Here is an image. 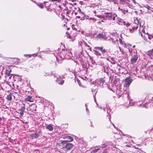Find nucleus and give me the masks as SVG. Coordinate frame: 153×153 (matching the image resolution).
Listing matches in <instances>:
<instances>
[{
  "mask_svg": "<svg viewBox=\"0 0 153 153\" xmlns=\"http://www.w3.org/2000/svg\"><path fill=\"white\" fill-rule=\"evenodd\" d=\"M60 144L63 145L66 144V145L64 146L62 149H64L65 151H68V150H70L73 147V145L71 143H67V141L66 140H61L60 141Z\"/></svg>",
  "mask_w": 153,
  "mask_h": 153,
  "instance_id": "obj_1",
  "label": "nucleus"
},
{
  "mask_svg": "<svg viewBox=\"0 0 153 153\" xmlns=\"http://www.w3.org/2000/svg\"><path fill=\"white\" fill-rule=\"evenodd\" d=\"M117 17V15L114 12L107 13L106 12V20H111L114 21L116 17Z\"/></svg>",
  "mask_w": 153,
  "mask_h": 153,
  "instance_id": "obj_2",
  "label": "nucleus"
},
{
  "mask_svg": "<svg viewBox=\"0 0 153 153\" xmlns=\"http://www.w3.org/2000/svg\"><path fill=\"white\" fill-rule=\"evenodd\" d=\"M138 58V56L137 53L134 52V55L132 56V57L131 59V64H133L136 62Z\"/></svg>",
  "mask_w": 153,
  "mask_h": 153,
  "instance_id": "obj_3",
  "label": "nucleus"
},
{
  "mask_svg": "<svg viewBox=\"0 0 153 153\" xmlns=\"http://www.w3.org/2000/svg\"><path fill=\"white\" fill-rule=\"evenodd\" d=\"M132 82V80L130 78L127 77L126 78L125 80L124 86L128 87Z\"/></svg>",
  "mask_w": 153,
  "mask_h": 153,
  "instance_id": "obj_4",
  "label": "nucleus"
},
{
  "mask_svg": "<svg viewBox=\"0 0 153 153\" xmlns=\"http://www.w3.org/2000/svg\"><path fill=\"white\" fill-rule=\"evenodd\" d=\"M117 23L119 25H126V22L120 18L116 17Z\"/></svg>",
  "mask_w": 153,
  "mask_h": 153,
  "instance_id": "obj_5",
  "label": "nucleus"
},
{
  "mask_svg": "<svg viewBox=\"0 0 153 153\" xmlns=\"http://www.w3.org/2000/svg\"><path fill=\"white\" fill-rule=\"evenodd\" d=\"M139 33L140 34V35L146 41V42H148L147 38H148L149 34L148 33L145 34H143L142 33L140 32L139 30Z\"/></svg>",
  "mask_w": 153,
  "mask_h": 153,
  "instance_id": "obj_6",
  "label": "nucleus"
},
{
  "mask_svg": "<svg viewBox=\"0 0 153 153\" xmlns=\"http://www.w3.org/2000/svg\"><path fill=\"white\" fill-rule=\"evenodd\" d=\"M134 24L136 25V26L134 25L135 26H138H138H139L140 27L141 24H140H140L139 20L138 19H135L134 20Z\"/></svg>",
  "mask_w": 153,
  "mask_h": 153,
  "instance_id": "obj_7",
  "label": "nucleus"
},
{
  "mask_svg": "<svg viewBox=\"0 0 153 153\" xmlns=\"http://www.w3.org/2000/svg\"><path fill=\"white\" fill-rule=\"evenodd\" d=\"M101 149H102V148L101 147L97 148H95V149L92 151L91 153H95L97 152H100L99 151L101 150Z\"/></svg>",
  "mask_w": 153,
  "mask_h": 153,
  "instance_id": "obj_8",
  "label": "nucleus"
},
{
  "mask_svg": "<svg viewBox=\"0 0 153 153\" xmlns=\"http://www.w3.org/2000/svg\"><path fill=\"white\" fill-rule=\"evenodd\" d=\"M138 28V26H134L131 28H130L129 29V32L131 33H133L134 31L137 30Z\"/></svg>",
  "mask_w": 153,
  "mask_h": 153,
  "instance_id": "obj_9",
  "label": "nucleus"
},
{
  "mask_svg": "<svg viewBox=\"0 0 153 153\" xmlns=\"http://www.w3.org/2000/svg\"><path fill=\"white\" fill-rule=\"evenodd\" d=\"M30 109L32 111H36V105L35 104H33L31 105L30 107Z\"/></svg>",
  "mask_w": 153,
  "mask_h": 153,
  "instance_id": "obj_10",
  "label": "nucleus"
},
{
  "mask_svg": "<svg viewBox=\"0 0 153 153\" xmlns=\"http://www.w3.org/2000/svg\"><path fill=\"white\" fill-rule=\"evenodd\" d=\"M104 36L101 33H99L97 35L96 37V39H104Z\"/></svg>",
  "mask_w": 153,
  "mask_h": 153,
  "instance_id": "obj_11",
  "label": "nucleus"
},
{
  "mask_svg": "<svg viewBox=\"0 0 153 153\" xmlns=\"http://www.w3.org/2000/svg\"><path fill=\"white\" fill-rule=\"evenodd\" d=\"M46 128L49 131H51L53 129V128L52 126V125L51 124H50L46 126Z\"/></svg>",
  "mask_w": 153,
  "mask_h": 153,
  "instance_id": "obj_12",
  "label": "nucleus"
},
{
  "mask_svg": "<svg viewBox=\"0 0 153 153\" xmlns=\"http://www.w3.org/2000/svg\"><path fill=\"white\" fill-rule=\"evenodd\" d=\"M105 80L103 79H101L100 80V85L102 87H104L103 83L105 82Z\"/></svg>",
  "mask_w": 153,
  "mask_h": 153,
  "instance_id": "obj_13",
  "label": "nucleus"
},
{
  "mask_svg": "<svg viewBox=\"0 0 153 153\" xmlns=\"http://www.w3.org/2000/svg\"><path fill=\"white\" fill-rule=\"evenodd\" d=\"M71 53H68L67 54H66L65 56V57L66 59H70L71 57Z\"/></svg>",
  "mask_w": 153,
  "mask_h": 153,
  "instance_id": "obj_14",
  "label": "nucleus"
},
{
  "mask_svg": "<svg viewBox=\"0 0 153 153\" xmlns=\"http://www.w3.org/2000/svg\"><path fill=\"white\" fill-rule=\"evenodd\" d=\"M39 136V134L38 133H36L33 134L32 135V137L33 138H36Z\"/></svg>",
  "mask_w": 153,
  "mask_h": 153,
  "instance_id": "obj_15",
  "label": "nucleus"
},
{
  "mask_svg": "<svg viewBox=\"0 0 153 153\" xmlns=\"http://www.w3.org/2000/svg\"><path fill=\"white\" fill-rule=\"evenodd\" d=\"M25 110V107L24 106H21L20 108L18 110L19 111H22L23 112H24Z\"/></svg>",
  "mask_w": 153,
  "mask_h": 153,
  "instance_id": "obj_16",
  "label": "nucleus"
},
{
  "mask_svg": "<svg viewBox=\"0 0 153 153\" xmlns=\"http://www.w3.org/2000/svg\"><path fill=\"white\" fill-rule=\"evenodd\" d=\"M146 54L149 56L153 55V53L152 50H150L149 51L146 53Z\"/></svg>",
  "mask_w": 153,
  "mask_h": 153,
  "instance_id": "obj_17",
  "label": "nucleus"
},
{
  "mask_svg": "<svg viewBox=\"0 0 153 153\" xmlns=\"http://www.w3.org/2000/svg\"><path fill=\"white\" fill-rule=\"evenodd\" d=\"M32 97L30 96H28L26 98V100L27 101H29V102H31L32 101Z\"/></svg>",
  "mask_w": 153,
  "mask_h": 153,
  "instance_id": "obj_18",
  "label": "nucleus"
},
{
  "mask_svg": "<svg viewBox=\"0 0 153 153\" xmlns=\"http://www.w3.org/2000/svg\"><path fill=\"white\" fill-rule=\"evenodd\" d=\"M7 100H12L11 95V94H9L7 95Z\"/></svg>",
  "mask_w": 153,
  "mask_h": 153,
  "instance_id": "obj_19",
  "label": "nucleus"
},
{
  "mask_svg": "<svg viewBox=\"0 0 153 153\" xmlns=\"http://www.w3.org/2000/svg\"><path fill=\"white\" fill-rule=\"evenodd\" d=\"M112 41L113 43H115L116 41H118V39L115 38V39L111 38Z\"/></svg>",
  "mask_w": 153,
  "mask_h": 153,
  "instance_id": "obj_20",
  "label": "nucleus"
},
{
  "mask_svg": "<svg viewBox=\"0 0 153 153\" xmlns=\"http://www.w3.org/2000/svg\"><path fill=\"white\" fill-rule=\"evenodd\" d=\"M34 55H35L36 56H37L36 54H25L24 55V56L26 57L29 56V57H30L31 56H33Z\"/></svg>",
  "mask_w": 153,
  "mask_h": 153,
  "instance_id": "obj_21",
  "label": "nucleus"
},
{
  "mask_svg": "<svg viewBox=\"0 0 153 153\" xmlns=\"http://www.w3.org/2000/svg\"><path fill=\"white\" fill-rule=\"evenodd\" d=\"M106 74L108 76L107 77V78L110 79V76L111 75V74L109 72H106Z\"/></svg>",
  "mask_w": 153,
  "mask_h": 153,
  "instance_id": "obj_22",
  "label": "nucleus"
},
{
  "mask_svg": "<svg viewBox=\"0 0 153 153\" xmlns=\"http://www.w3.org/2000/svg\"><path fill=\"white\" fill-rule=\"evenodd\" d=\"M120 79L119 78H115L114 80L115 84H117L118 81H119Z\"/></svg>",
  "mask_w": 153,
  "mask_h": 153,
  "instance_id": "obj_23",
  "label": "nucleus"
},
{
  "mask_svg": "<svg viewBox=\"0 0 153 153\" xmlns=\"http://www.w3.org/2000/svg\"><path fill=\"white\" fill-rule=\"evenodd\" d=\"M37 5L42 9L44 7V6L42 4H38Z\"/></svg>",
  "mask_w": 153,
  "mask_h": 153,
  "instance_id": "obj_24",
  "label": "nucleus"
},
{
  "mask_svg": "<svg viewBox=\"0 0 153 153\" xmlns=\"http://www.w3.org/2000/svg\"><path fill=\"white\" fill-rule=\"evenodd\" d=\"M67 138L69 140V141H72L73 140V138L70 136H68Z\"/></svg>",
  "mask_w": 153,
  "mask_h": 153,
  "instance_id": "obj_25",
  "label": "nucleus"
},
{
  "mask_svg": "<svg viewBox=\"0 0 153 153\" xmlns=\"http://www.w3.org/2000/svg\"><path fill=\"white\" fill-rule=\"evenodd\" d=\"M64 82V80H61L60 82H59L58 83L59 84H60L61 85H62Z\"/></svg>",
  "mask_w": 153,
  "mask_h": 153,
  "instance_id": "obj_26",
  "label": "nucleus"
},
{
  "mask_svg": "<svg viewBox=\"0 0 153 153\" xmlns=\"http://www.w3.org/2000/svg\"><path fill=\"white\" fill-rule=\"evenodd\" d=\"M152 38H153V35H150L149 34V37H148V39H152Z\"/></svg>",
  "mask_w": 153,
  "mask_h": 153,
  "instance_id": "obj_27",
  "label": "nucleus"
},
{
  "mask_svg": "<svg viewBox=\"0 0 153 153\" xmlns=\"http://www.w3.org/2000/svg\"><path fill=\"white\" fill-rule=\"evenodd\" d=\"M95 48L97 49H99V50H100V51H101L103 49V47H97Z\"/></svg>",
  "mask_w": 153,
  "mask_h": 153,
  "instance_id": "obj_28",
  "label": "nucleus"
},
{
  "mask_svg": "<svg viewBox=\"0 0 153 153\" xmlns=\"http://www.w3.org/2000/svg\"><path fill=\"white\" fill-rule=\"evenodd\" d=\"M18 113L20 114L21 116H22L24 114V112L22 111H19Z\"/></svg>",
  "mask_w": 153,
  "mask_h": 153,
  "instance_id": "obj_29",
  "label": "nucleus"
},
{
  "mask_svg": "<svg viewBox=\"0 0 153 153\" xmlns=\"http://www.w3.org/2000/svg\"><path fill=\"white\" fill-rule=\"evenodd\" d=\"M107 113L108 114V119H109V120L111 122V115L110 114H109L108 113V111H107Z\"/></svg>",
  "mask_w": 153,
  "mask_h": 153,
  "instance_id": "obj_30",
  "label": "nucleus"
},
{
  "mask_svg": "<svg viewBox=\"0 0 153 153\" xmlns=\"http://www.w3.org/2000/svg\"><path fill=\"white\" fill-rule=\"evenodd\" d=\"M60 79H61L60 77V78L59 77V78L57 77V79L56 80V81L57 82H59L60 80Z\"/></svg>",
  "mask_w": 153,
  "mask_h": 153,
  "instance_id": "obj_31",
  "label": "nucleus"
},
{
  "mask_svg": "<svg viewBox=\"0 0 153 153\" xmlns=\"http://www.w3.org/2000/svg\"><path fill=\"white\" fill-rule=\"evenodd\" d=\"M86 112H87V113H89V110L88 109L87 107H86Z\"/></svg>",
  "mask_w": 153,
  "mask_h": 153,
  "instance_id": "obj_32",
  "label": "nucleus"
},
{
  "mask_svg": "<svg viewBox=\"0 0 153 153\" xmlns=\"http://www.w3.org/2000/svg\"><path fill=\"white\" fill-rule=\"evenodd\" d=\"M108 88L109 89H110V90L112 91H113L112 90V89L111 88L110 86H108Z\"/></svg>",
  "mask_w": 153,
  "mask_h": 153,
  "instance_id": "obj_33",
  "label": "nucleus"
},
{
  "mask_svg": "<svg viewBox=\"0 0 153 153\" xmlns=\"http://www.w3.org/2000/svg\"><path fill=\"white\" fill-rule=\"evenodd\" d=\"M95 94H95L94 95V94H93V97H94V101L95 102H96V99L95 98Z\"/></svg>",
  "mask_w": 153,
  "mask_h": 153,
  "instance_id": "obj_34",
  "label": "nucleus"
},
{
  "mask_svg": "<svg viewBox=\"0 0 153 153\" xmlns=\"http://www.w3.org/2000/svg\"><path fill=\"white\" fill-rule=\"evenodd\" d=\"M51 1H59V0H49Z\"/></svg>",
  "mask_w": 153,
  "mask_h": 153,
  "instance_id": "obj_35",
  "label": "nucleus"
},
{
  "mask_svg": "<svg viewBox=\"0 0 153 153\" xmlns=\"http://www.w3.org/2000/svg\"><path fill=\"white\" fill-rule=\"evenodd\" d=\"M119 41H120V44H123V43L121 39H119Z\"/></svg>",
  "mask_w": 153,
  "mask_h": 153,
  "instance_id": "obj_36",
  "label": "nucleus"
},
{
  "mask_svg": "<svg viewBox=\"0 0 153 153\" xmlns=\"http://www.w3.org/2000/svg\"><path fill=\"white\" fill-rule=\"evenodd\" d=\"M142 31L143 32V33H142L144 35L145 34V30L144 29H143L142 30Z\"/></svg>",
  "mask_w": 153,
  "mask_h": 153,
  "instance_id": "obj_37",
  "label": "nucleus"
},
{
  "mask_svg": "<svg viewBox=\"0 0 153 153\" xmlns=\"http://www.w3.org/2000/svg\"><path fill=\"white\" fill-rule=\"evenodd\" d=\"M101 51L102 53H103L105 52V50L104 49H103V50L102 49Z\"/></svg>",
  "mask_w": 153,
  "mask_h": 153,
  "instance_id": "obj_38",
  "label": "nucleus"
},
{
  "mask_svg": "<svg viewBox=\"0 0 153 153\" xmlns=\"http://www.w3.org/2000/svg\"><path fill=\"white\" fill-rule=\"evenodd\" d=\"M147 8L148 9H149V8H150V7L148 5H146V6L145 7Z\"/></svg>",
  "mask_w": 153,
  "mask_h": 153,
  "instance_id": "obj_39",
  "label": "nucleus"
},
{
  "mask_svg": "<svg viewBox=\"0 0 153 153\" xmlns=\"http://www.w3.org/2000/svg\"><path fill=\"white\" fill-rule=\"evenodd\" d=\"M67 37L68 38H71V36L69 35H68L67 36Z\"/></svg>",
  "mask_w": 153,
  "mask_h": 153,
  "instance_id": "obj_40",
  "label": "nucleus"
},
{
  "mask_svg": "<svg viewBox=\"0 0 153 153\" xmlns=\"http://www.w3.org/2000/svg\"><path fill=\"white\" fill-rule=\"evenodd\" d=\"M40 47H38V48H37V50H38V51H39V50H40Z\"/></svg>",
  "mask_w": 153,
  "mask_h": 153,
  "instance_id": "obj_41",
  "label": "nucleus"
},
{
  "mask_svg": "<svg viewBox=\"0 0 153 153\" xmlns=\"http://www.w3.org/2000/svg\"><path fill=\"white\" fill-rule=\"evenodd\" d=\"M126 26L128 27V26L130 25V24L128 23L126 24Z\"/></svg>",
  "mask_w": 153,
  "mask_h": 153,
  "instance_id": "obj_42",
  "label": "nucleus"
},
{
  "mask_svg": "<svg viewBox=\"0 0 153 153\" xmlns=\"http://www.w3.org/2000/svg\"><path fill=\"white\" fill-rule=\"evenodd\" d=\"M76 17H77V18L79 19L80 18V16H77Z\"/></svg>",
  "mask_w": 153,
  "mask_h": 153,
  "instance_id": "obj_43",
  "label": "nucleus"
},
{
  "mask_svg": "<svg viewBox=\"0 0 153 153\" xmlns=\"http://www.w3.org/2000/svg\"><path fill=\"white\" fill-rule=\"evenodd\" d=\"M112 125L115 128H116L115 127V126L113 124V123L112 124Z\"/></svg>",
  "mask_w": 153,
  "mask_h": 153,
  "instance_id": "obj_44",
  "label": "nucleus"
},
{
  "mask_svg": "<svg viewBox=\"0 0 153 153\" xmlns=\"http://www.w3.org/2000/svg\"><path fill=\"white\" fill-rule=\"evenodd\" d=\"M112 125L115 128H116L115 127V126L113 124V123L112 124Z\"/></svg>",
  "mask_w": 153,
  "mask_h": 153,
  "instance_id": "obj_45",
  "label": "nucleus"
},
{
  "mask_svg": "<svg viewBox=\"0 0 153 153\" xmlns=\"http://www.w3.org/2000/svg\"><path fill=\"white\" fill-rule=\"evenodd\" d=\"M152 50V53H153V49L151 50Z\"/></svg>",
  "mask_w": 153,
  "mask_h": 153,
  "instance_id": "obj_46",
  "label": "nucleus"
},
{
  "mask_svg": "<svg viewBox=\"0 0 153 153\" xmlns=\"http://www.w3.org/2000/svg\"><path fill=\"white\" fill-rule=\"evenodd\" d=\"M85 106L86 108V107H87V105L86 104L85 105Z\"/></svg>",
  "mask_w": 153,
  "mask_h": 153,
  "instance_id": "obj_47",
  "label": "nucleus"
},
{
  "mask_svg": "<svg viewBox=\"0 0 153 153\" xmlns=\"http://www.w3.org/2000/svg\"><path fill=\"white\" fill-rule=\"evenodd\" d=\"M88 47H89V45H86Z\"/></svg>",
  "mask_w": 153,
  "mask_h": 153,
  "instance_id": "obj_48",
  "label": "nucleus"
},
{
  "mask_svg": "<svg viewBox=\"0 0 153 153\" xmlns=\"http://www.w3.org/2000/svg\"><path fill=\"white\" fill-rule=\"evenodd\" d=\"M104 72H105V70L104 69Z\"/></svg>",
  "mask_w": 153,
  "mask_h": 153,
  "instance_id": "obj_49",
  "label": "nucleus"
},
{
  "mask_svg": "<svg viewBox=\"0 0 153 153\" xmlns=\"http://www.w3.org/2000/svg\"><path fill=\"white\" fill-rule=\"evenodd\" d=\"M91 127H92V125H91Z\"/></svg>",
  "mask_w": 153,
  "mask_h": 153,
  "instance_id": "obj_50",
  "label": "nucleus"
},
{
  "mask_svg": "<svg viewBox=\"0 0 153 153\" xmlns=\"http://www.w3.org/2000/svg\"><path fill=\"white\" fill-rule=\"evenodd\" d=\"M101 21H102V22H103V20H102Z\"/></svg>",
  "mask_w": 153,
  "mask_h": 153,
  "instance_id": "obj_51",
  "label": "nucleus"
},
{
  "mask_svg": "<svg viewBox=\"0 0 153 153\" xmlns=\"http://www.w3.org/2000/svg\"><path fill=\"white\" fill-rule=\"evenodd\" d=\"M76 14H77V13H75V15H76Z\"/></svg>",
  "mask_w": 153,
  "mask_h": 153,
  "instance_id": "obj_52",
  "label": "nucleus"
},
{
  "mask_svg": "<svg viewBox=\"0 0 153 153\" xmlns=\"http://www.w3.org/2000/svg\"><path fill=\"white\" fill-rule=\"evenodd\" d=\"M134 47H135V46L134 45V46H133V48H134Z\"/></svg>",
  "mask_w": 153,
  "mask_h": 153,
  "instance_id": "obj_53",
  "label": "nucleus"
},
{
  "mask_svg": "<svg viewBox=\"0 0 153 153\" xmlns=\"http://www.w3.org/2000/svg\"><path fill=\"white\" fill-rule=\"evenodd\" d=\"M106 12L107 13H109L108 12H106Z\"/></svg>",
  "mask_w": 153,
  "mask_h": 153,
  "instance_id": "obj_54",
  "label": "nucleus"
},
{
  "mask_svg": "<svg viewBox=\"0 0 153 153\" xmlns=\"http://www.w3.org/2000/svg\"><path fill=\"white\" fill-rule=\"evenodd\" d=\"M79 85H80V84H79Z\"/></svg>",
  "mask_w": 153,
  "mask_h": 153,
  "instance_id": "obj_55",
  "label": "nucleus"
},
{
  "mask_svg": "<svg viewBox=\"0 0 153 153\" xmlns=\"http://www.w3.org/2000/svg\"><path fill=\"white\" fill-rule=\"evenodd\" d=\"M152 106H153V105Z\"/></svg>",
  "mask_w": 153,
  "mask_h": 153,
  "instance_id": "obj_56",
  "label": "nucleus"
}]
</instances>
